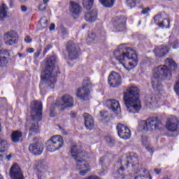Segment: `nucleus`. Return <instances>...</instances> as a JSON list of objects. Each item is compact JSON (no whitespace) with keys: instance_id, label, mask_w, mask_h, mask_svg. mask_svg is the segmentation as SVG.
<instances>
[{"instance_id":"72a5a7b5","label":"nucleus","mask_w":179,"mask_h":179,"mask_svg":"<svg viewBox=\"0 0 179 179\" xmlns=\"http://www.w3.org/2000/svg\"><path fill=\"white\" fill-rule=\"evenodd\" d=\"M159 102V100L156 99V96L153 95L150 97L148 100V103L153 107V106H156V103Z\"/></svg>"},{"instance_id":"7c9ffc66","label":"nucleus","mask_w":179,"mask_h":179,"mask_svg":"<svg viewBox=\"0 0 179 179\" xmlns=\"http://www.w3.org/2000/svg\"><path fill=\"white\" fill-rule=\"evenodd\" d=\"M7 64L8 59H6V57H5L2 50H0V67L3 68V66H6Z\"/></svg>"},{"instance_id":"f03ea898","label":"nucleus","mask_w":179,"mask_h":179,"mask_svg":"<svg viewBox=\"0 0 179 179\" xmlns=\"http://www.w3.org/2000/svg\"><path fill=\"white\" fill-rule=\"evenodd\" d=\"M58 57L55 55L50 56L45 59V68L41 74V82L40 87L45 85L47 89H54L57 83V76L59 75V70L55 66Z\"/></svg>"},{"instance_id":"2f4dec72","label":"nucleus","mask_w":179,"mask_h":179,"mask_svg":"<svg viewBox=\"0 0 179 179\" xmlns=\"http://www.w3.org/2000/svg\"><path fill=\"white\" fill-rule=\"evenodd\" d=\"M99 1L106 8H113V6H114V2H115V0H99Z\"/></svg>"},{"instance_id":"69168bd1","label":"nucleus","mask_w":179,"mask_h":179,"mask_svg":"<svg viewBox=\"0 0 179 179\" xmlns=\"http://www.w3.org/2000/svg\"><path fill=\"white\" fill-rule=\"evenodd\" d=\"M138 24H141V21H139Z\"/></svg>"},{"instance_id":"8fccbe9b","label":"nucleus","mask_w":179,"mask_h":179,"mask_svg":"<svg viewBox=\"0 0 179 179\" xmlns=\"http://www.w3.org/2000/svg\"><path fill=\"white\" fill-rule=\"evenodd\" d=\"M49 50H50V45H47L43 51V55H45Z\"/></svg>"},{"instance_id":"09e8293b","label":"nucleus","mask_w":179,"mask_h":179,"mask_svg":"<svg viewBox=\"0 0 179 179\" xmlns=\"http://www.w3.org/2000/svg\"><path fill=\"white\" fill-rule=\"evenodd\" d=\"M26 43H31V38L29 36H27L24 38Z\"/></svg>"},{"instance_id":"5fc2aeb1","label":"nucleus","mask_w":179,"mask_h":179,"mask_svg":"<svg viewBox=\"0 0 179 179\" xmlns=\"http://www.w3.org/2000/svg\"><path fill=\"white\" fill-rule=\"evenodd\" d=\"M154 171H155V174H160L162 173V170L157 169H155Z\"/></svg>"},{"instance_id":"6e6d98bb","label":"nucleus","mask_w":179,"mask_h":179,"mask_svg":"<svg viewBox=\"0 0 179 179\" xmlns=\"http://www.w3.org/2000/svg\"><path fill=\"white\" fill-rule=\"evenodd\" d=\"M6 160H8V161L10 160V159H12V155H11V154L7 155V156L6 157Z\"/></svg>"},{"instance_id":"4468645a","label":"nucleus","mask_w":179,"mask_h":179,"mask_svg":"<svg viewBox=\"0 0 179 179\" xmlns=\"http://www.w3.org/2000/svg\"><path fill=\"white\" fill-rule=\"evenodd\" d=\"M164 13L157 14L154 17V20L156 24L159 27H165L169 29L170 27V20L164 17Z\"/></svg>"},{"instance_id":"393cba45","label":"nucleus","mask_w":179,"mask_h":179,"mask_svg":"<svg viewBox=\"0 0 179 179\" xmlns=\"http://www.w3.org/2000/svg\"><path fill=\"white\" fill-rule=\"evenodd\" d=\"M97 19V10H92L85 13V20L92 23Z\"/></svg>"},{"instance_id":"423d86ee","label":"nucleus","mask_w":179,"mask_h":179,"mask_svg":"<svg viewBox=\"0 0 179 179\" xmlns=\"http://www.w3.org/2000/svg\"><path fill=\"white\" fill-rule=\"evenodd\" d=\"M31 108L32 110L31 117L33 122L29 129V136L38 132V121H41L43 117V103L38 101H33Z\"/></svg>"},{"instance_id":"052dcab7","label":"nucleus","mask_w":179,"mask_h":179,"mask_svg":"<svg viewBox=\"0 0 179 179\" xmlns=\"http://www.w3.org/2000/svg\"><path fill=\"white\" fill-rule=\"evenodd\" d=\"M18 57H19L20 58H22V57H23V54L19 53V54H18Z\"/></svg>"},{"instance_id":"864d4df0","label":"nucleus","mask_w":179,"mask_h":179,"mask_svg":"<svg viewBox=\"0 0 179 179\" xmlns=\"http://www.w3.org/2000/svg\"><path fill=\"white\" fill-rule=\"evenodd\" d=\"M27 52H29L30 54H33V52H34V49L33 48H29L27 49Z\"/></svg>"},{"instance_id":"20e7f679","label":"nucleus","mask_w":179,"mask_h":179,"mask_svg":"<svg viewBox=\"0 0 179 179\" xmlns=\"http://www.w3.org/2000/svg\"><path fill=\"white\" fill-rule=\"evenodd\" d=\"M123 100L126 108L129 114H138L142 108L141 99H139V89L131 86L124 92Z\"/></svg>"},{"instance_id":"603ef678","label":"nucleus","mask_w":179,"mask_h":179,"mask_svg":"<svg viewBox=\"0 0 179 179\" xmlns=\"http://www.w3.org/2000/svg\"><path fill=\"white\" fill-rule=\"evenodd\" d=\"M21 10L22 12H27V7L26 6H22Z\"/></svg>"},{"instance_id":"b1692460","label":"nucleus","mask_w":179,"mask_h":179,"mask_svg":"<svg viewBox=\"0 0 179 179\" xmlns=\"http://www.w3.org/2000/svg\"><path fill=\"white\" fill-rule=\"evenodd\" d=\"M89 41H94V40H106V31L102 30L96 36L95 34L91 33L89 34Z\"/></svg>"},{"instance_id":"473e14b6","label":"nucleus","mask_w":179,"mask_h":179,"mask_svg":"<svg viewBox=\"0 0 179 179\" xmlns=\"http://www.w3.org/2000/svg\"><path fill=\"white\" fill-rule=\"evenodd\" d=\"M83 5L86 9H90L93 6V0H83Z\"/></svg>"},{"instance_id":"c85d7f7f","label":"nucleus","mask_w":179,"mask_h":179,"mask_svg":"<svg viewBox=\"0 0 179 179\" xmlns=\"http://www.w3.org/2000/svg\"><path fill=\"white\" fill-rule=\"evenodd\" d=\"M115 31H125V22L119 20L114 25Z\"/></svg>"},{"instance_id":"ddd939ff","label":"nucleus","mask_w":179,"mask_h":179,"mask_svg":"<svg viewBox=\"0 0 179 179\" xmlns=\"http://www.w3.org/2000/svg\"><path fill=\"white\" fill-rule=\"evenodd\" d=\"M66 50L70 59H76L79 55V48L72 41L67 43Z\"/></svg>"},{"instance_id":"4be33fe9","label":"nucleus","mask_w":179,"mask_h":179,"mask_svg":"<svg viewBox=\"0 0 179 179\" xmlns=\"http://www.w3.org/2000/svg\"><path fill=\"white\" fill-rule=\"evenodd\" d=\"M69 10L72 15H80L82 12V6L78 3L70 1Z\"/></svg>"},{"instance_id":"6e6552de","label":"nucleus","mask_w":179,"mask_h":179,"mask_svg":"<svg viewBox=\"0 0 179 179\" xmlns=\"http://www.w3.org/2000/svg\"><path fill=\"white\" fill-rule=\"evenodd\" d=\"M47 149L49 152H55L64 146V138L61 136H53L48 141Z\"/></svg>"},{"instance_id":"a211bd4d","label":"nucleus","mask_w":179,"mask_h":179,"mask_svg":"<svg viewBox=\"0 0 179 179\" xmlns=\"http://www.w3.org/2000/svg\"><path fill=\"white\" fill-rule=\"evenodd\" d=\"M76 96L80 100L86 101L89 100V96H90V90L85 87L78 88L76 91Z\"/></svg>"},{"instance_id":"58836bf2","label":"nucleus","mask_w":179,"mask_h":179,"mask_svg":"<svg viewBox=\"0 0 179 179\" xmlns=\"http://www.w3.org/2000/svg\"><path fill=\"white\" fill-rule=\"evenodd\" d=\"M47 9V5L44 4V3H40L38 5V10L40 12H44Z\"/></svg>"},{"instance_id":"7ed1b4c3","label":"nucleus","mask_w":179,"mask_h":179,"mask_svg":"<svg viewBox=\"0 0 179 179\" xmlns=\"http://www.w3.org/2000/svg\"><path fill=\"white\" fill-rule=\"evenodd\" d=\"M115 58L122 64L127 71H132L138 65V55L126 44L119 45L113 52Z\"/></svg>"},{"instance_id":"13d9d810","label":"nucleus","mask_w":179,"mask_h":179,"mask_svg":"<svg viewBox=\"0 0 179 179\" xmlns=\"http://www.w3.org/2000/svg\"><path fill=\"white\" fill-rule=\"evenodd\" d=\"M20 2H21V3H24V2H27V0H19Z\"/></svg>"},{"instance_id":"9d476101","label":"nucleus","mask_w":179,"mask_h":179,"mask_svg":"<svg viewBox=\"0 0 179 179\" xmlns=\"http://www.w3.org/2000/svg\"><path fill=\"white\" fill-rule=\"evenodd\" d=\"M3 40L7 45H15L19 41V35L15 31H10L4 34Z\"/></svg>"},{"instance_id":"39448f33","label":"nucleus","mask_w":179,"mask_h":179,"mask_svg":"<svg viewBox=\"0 0 179 179\" xmlns=\"http://www.w3.org/2000/svg\"><path fill=\"white\" fill-rule=\"evenodd\" d=\"M71 155L76 162V169L81 170L79 174L80 176H86L92 170V166L87 163V161L82 157H87L89 154L86 151L80 150V148L78 145H73L71 149Z\"/></svg>"},{"instance_id":"680f3d73","label":"nucleus","mask_w":179,"mask_h":179,"mask_svg":"<svg viewBox=\"0 0 179 179\" xmlns=\"http://www.w3.org/2000/svg\"><path fill=\"white\" fill-rule=\"evenodd\" d=\"M0 179H3V177H2L1 174H0Z\"/></svg>"},{"instance_id":"e2e57ef3","label":"nucleus","mask_w":179,"mask_h":179,"mask_svg":"<svg viewBox=\"0 0 179 179\" xmlns=\"http://www.w3.org/2000/svg\"><path fill=\"white\" fill-rule=\"evenodd\" d=\"M38 179H41V176H40V175H38Z\"/></svg>"},{"instance_id":"cd10ccee","label":"nucleus","mask_w":179,"mask_h":179,"mask_svg":"<svg viewBox=\"0 0 179 179\" xmlns=\"http://www.w3.org/2000/svg\"><path fill=\"white\" fill-rule=\"evenodd\" d=\"M8 149V141L5 139L0 140V160L3 159V152H5Z\"/></svg>"},{"instance_id":"a18cd8bd","label":"nucleus","mask_w":179,"mask_h":179,"mask_svg":"<svg viewBox=\"0 0 179 179\" xmlns=\"http://www.w3.org/2000/svg\"><path fill=\"white\" fill-rule=\"evenodd\" d=\"M149 10H150V8H146L142 10L141 13L143 15H146V13H148L149 12Z\"/></svg>"},{"instance_id":"6ab92c4d","label":"nucleus","mask_w":179,"mask_h":179,"mask_svg":"<svg viewBox=\"0 0 179 179\" xmlns=\"http://www.w3.org/2000/svg\"><path fill=\"white\" fill-rule=\"evenodd\" d=\"M59 107H62V110L73 107V97L71 96L69 94L64 95L62 97V103L59 105Z\"/></svg>"},{"instance_id":"dca6fc26","label":"nucleus","mask_w":179,"mask_h":179,"mask_svg":"<svg viewBox=\"0 0 179 179\" xmlns=\"http://www.w3.org/2000/svg\"><path fill=\"white\" fill-rule=\"evenodd\" d=\"M166 128L167 131H169L170 132H177L179 128L178 119L174 116L169 117L166 124Z\"/></svg>"},{"instance_id":"338daca9","label":"nucleus","mask_w":179,"mask_h":179,"mask_svg":"<svg viewBox=\"0 0 179 179\" xmlns=\"http://www.w3.org/2000/svg\"><path fill=\"white\" fill-rule=\"evenodd\" d=\"M12 1H13V0H11V2H12Z\"/></svg>"},{"instance_id":"c9c22d12","label":"nucleus","mask_w":179,"mask_h":179,"mask_svg":"<svg viewBox=\"0 0 179 179\" xmlns=\"http://www.w3.org/2000/svg\"><path fill=\"white\" fill-rule=\"evenodd\" d=\"M90 86H92V83H90V79L87 78L83 80V87H85V89H89Z\"/></svg>"},{"instance_id":"5701e85b","label":"nucleus","mask_w":179,"mask_h":179,"mask_svg":"<svg viewBox=\"0 0 179 179\" xmlns=\"http://www.w3.org/2000/svg\"><path fill=\"white\" fill-rule=\"evenodd\" d=\"M170 51V48L162 45L159 48L154 49V52L157 58H161V57H164V55Z\"/></svg>"},{"instance_id":"ea45409f","label":"nucleus","mask_w":179,"mask_h":179,"mask_svg":"<svg viewBox=\"0 0 179 179\" xmlns=\"http://www.w3.org/2000/svg\"><path fill=\"white\" fill-rule=\"evenodd\" d=\"M136 160V157H132V155L131 157H127V164L126 165V167H129L130 164H132V162H135Z\"/></svg>"},{"instance_id":"f8f14e48","label":"nucleus","mask_w":179,"mask_h":179,"mask_svg":"<svg viewBox=\"0 0 179 179\" xmlns=\"http://www.w3.org/2000/svg\"><path fill=\"white\" fill-rule=\"evenodd\" d=\"M108 83L110 87H118L122 83L121 75L117 72H112L108 76Z\"/></svg>"},{"instance_id":"de8ad7c7","label":"nucleus","mask_w":179,"mask_h":179,"mask_svg":"<svg viewBox=\"0 0 179 179\" xmlns=\"http://www.w3.org/2000/svg\"><path fill=\"white\" fill-rule=\"evenodd\" d=\"M40 54H41V50L39 49L34 53L35 58H38V57H40Z\"/></svg>"},{"instance_id":"f704fd0d","label":"nucleus","mask_w":179,"mask_h":179,"mask_svg":"<svg viewBox=\"0 0 179 179\" xmlns=\"http://www.w3.org/2000/svg\"><path fill=\"white\" fill-rule=\"evenodd\" d=\"M40 24L42 27V29H45L48 26V20H47V17H43L40 20Z\"/></svg>"},{"instance_id":"1a4fd4ad","label":"nucleus","mask_w":179,"mask_h":179,"mask_svg":"<svg viewBox=\"0 0 179 179\" xmlns=\"http://www.w3.org/2000/svg\"><path fill=\"white\" fill-rule=\"evenodd\" d=\"M133 169L134 170L135 176L134 179H152V175L148 169L142 167V165L136 163L134 164H131Z\"/></svg>"},{"instance_id":"4d7b16f0","label":"nucleus","mask_w":179,"mask_h":179,"mask_svg":"<svg viewBox=\"0 0 179 179\" xmlns=\"http://www.w3.org/2000/svg\"><path fill=\"white\" fill-rule=\"evenodd\" d=\"M43 4L47 6V3H48V2H50V0H43Z\"/></svg>"},{"instance_id":"c03bdc74","label":"nucleus","mask_w":179,"mask_h":179,"mask_svg":"<svg viewBox=\"0 0 179 179\" xmlns=\"http://www.w3.org/2000/svg\"><path fill=\"white\" fill-rule=\"evenodd\" d=\"M101 117H102L103 120H106L107 117H108V113L107 111H101Z\"/></svg>"},{"instance_id":"79ce46f5","label":"nucleus","mask_w":179,"mask_h":179,"mask_svg":"<svg viewBox=\"0 0 179 179\" xmlns=\"http://www.w3.org/2000/svg\"><path fill=\"white\" fill-rule=\"evenodd\" d=\"M124 170L125 169H124L123 166H120L117 170V174H119V176H123ZM122 178H124V176H122Z\"/></svg>"},{"instance_id":"f257e3e1","label":"nucleus","mask_w":179,"mask_h":179,"mask_svg":"<svg viewBox=\"0 0 179 179\" xmlns=\"http://www.w3.org/2000/svg\"><path fill=\"white\" fill-rule=\"evenodd\" d=\"M178 68L177 64L171 59H166L165 64L156 67L153 69L152 78V86L155 92L159 93L163 90L162 79H171V71H176Z\"/></svg>"},{"instance_id":"a878e982","label":"nucleus","mask_w":179,"mask_h":179,"mask_svg":"<svg viewBox=\"0 0 179 179\" xmlns=\"http://www.w3.org/2000/svg\"><path fill=\"white\" fill-rule=\"evenodd\" d=\"M8 10H9V8L6 4L3 3L0 6V20H5L8 17Z\"/></svg>"},{"instance_id":"0e129e2a","label":"nucleus","mask_w":179,"mask_h":179,"mask_svg":"<svg viewBox=\"0 0 179 179\" xmlns=\"http://www.w3.org/2000/svg\"><path fill=\"white\" fill-rule=\"evenodd\" d=\"M63 34H66V31H65L64 32H63Z\"/></svg>"},{"instance_id":"c756f323","label":"nucleus","mask_w":179,"mask_h":179,"mask_svg":"<svg viewBox=\"0 0 179 179\" xmlns=\"http://www.w3.org/2000/svg\"><path fill=\"white\" fill-rule=\"evenodd\" d=\"M22 132H20V131H13L11 134L12 142H13L14 143H17V142L20 141V138H22Z\"/></svg>"},{"instance_id":"3c124183","label":"nucleus","mask_w":179,"mask_h":179,"mask_svg":"<svg viewBox=\"0 0 179 179\" xmlns=\"http://www.w3.org/2000/svg\"><path fill=\"white\" fill-rule=\"evenodd\" d=\"M55 24H51L49 27V30L50 31H52V30H55Z\"/></svg>"},{"instance_id":"bb28decb","label":"nucleus","mask_w":179,"mask_h":179,"mask_svg":"<svg viewBox=\"0 0 179 179\" xmlns=\"http://www.w3.org/2000/svg\"><path fill=\"white\" fill-rule=\"evenodd\" d=\"M141 142H142V145H143V146H145V149H147L148 151L150 153H151V155H153V148L149 143V141H148V136H143Z\"/></svg>"},{"instance_id":"bf43d9fd","label":"nucleus","mask_w":179,"mask_h":179,"mask_svg":"<svg viewBox=\"0 0 179 179\" xmlns=\"http://www.w3.org/2000/svg\"><path fill=\"white\" fill-rule=\"evenodd\" d=\"M71 117H76V113H73L71 115Z\"/></svg>"},{"instance_id":"2eb2a0df","label":"nucleus","mask_w":179,"mask_h":179,"mask_svg":"<svg viewBox=\"0 0 179 179\" xmlns=\"http://www.w3.org/2000/svg\"><path fill=\"white\" fill-rule=\"evenodd\" d=\"M10 177L11 179H24L23 172L17 164H13L10 169Z\"/></svg>"},{"instance_id":"a19ab883","label":"nucleus","mask_w":179,"mask_h":179,"mask_svg":"<svg viewBox=\"0 0 179 179\" xmlns=\"http://www.w3.org/2000/svg\"><path fill=\"white\" fill-rule=\"evenodd\" d=\"M173 89L176 94L179 96V79L177 80L176 83L175 84Z\"/></svg>"},{"instance_id":"e433bc0d","label":"nucleus","mask_w":179,"mask_h":179,"mask_svg":"<svg viewBox=\"0 0 179 179\" xmlns=\"http://www.w3.org/2000/svg\"><path fill=\"white\" fill-rule=\"evenodd\" d=\"M127 4L129 8L132 9V8H135V6H136V0H127Z\"/></svg>"},{"instance_id":"aec40b11","label":"nucleus","mask_w":179,"mask_h":179,"mask_svg":"<svg viewBox=\"0 0 179 179\" xmlns=\"http://www.w3.org/2000/svg\"><path fill=\"white\" fill-rule=\"evenodd\" d=\"M43 149L44 148L43 145L38 143L30 144L29 147V152L33 155H35V156H40V155L43 153Z\"/></svg>"},{"instance_id":"4c0bfd02","label":"nucleus","mask_w":179,"mask_h":179,"mask_svg":"<svg viewBox=\"0 0 179 179\" xmlns=\"http://www.w3.org/2000/svg\"><path fill=\"white\" fill-rule=\"evenodd\" d=\"M106 141L109 146H113L114 143H115V141L110 136L106 137Z\"/></svg>"},{"instance_id":"774afa93","label":"nucleus","mask_w":179,"mask_h":179,"mask_svg":"<svg viewBox=\"0 0 179 179\" xmlns=\"http://www.w3.org/2000/svg\"><path fill=\"white\" fill-rule=\"evenodd\" d=\"M169 1H171V0H169Z\"/></svg>"},{"instance_id":"49530a36","label":"nucleus","mask_w":179,"mask_h":179,"mask_svg":"<svg viewBox=\"0 0 179 179\" xmlns=\"http://www.w3.org/2000/svg\"><path fill=\"white\" fill-rule=\"evenodd\" d=\"M171 47L173 50H176V48L178 47V43L175 42L173 44L171 45L170 48H171Z\"/></svg>"},{"instance_id":"37998d69","label":"nucleus","mask_w":179,"mask_h":179,"mask_svg":"<svg viewBox=\"0 0 179 179\" xmlns=\"http://www.w3.org/2000/svg\"><path fill=\"white\" fill-rule=\"evenodd\" d=\"M57 107V104H52L50 108V117H54L55 114L54 113V108Z\"/></svg>"},{"instance_id":"0eeeda50","label":"nucleus","mask_w":179,"mask_h":179,"mask_svg":"<svg viewBox=\"0 0 179 179\" xmlns=\"http://www.w3.org/2000/svg\"><path fill=\"white\" fill-rule=\"evenodd\" d=\"M162 120L157 117H150L145 120H141L138 124L140 131H150L151 129H160Z\"/></svg>"},{"instance_id":"f3484780","label":"nucleus","mask_w":179,"mask_h":179,"mask_svg":"<svg viewBox=\"0 0 179 179\" xmlns=\"http://www.w3.org/2000/svg\"><path fill=\"white\" fill-rule=\"evenodd\" d=\"M106 106L109 110H112L115 114H120V113H121V105H120V102L115 99L107 100Z\"/></svg>"},{"instance_id":"9b49d317","label":"nucleus","mask_w":179,"mask_h":179,"mask_svg":"<svg viewBox=\"0 0 179 179\" xmlns=\"http://www.w3.org/2000/svg\"><path fill=\"white\" fill-rule=\"evenodd\" d=\"M117 135L121 139L127 141L131 138V129L123 124H118L117 125Z\"/></svg>"},{"instance_id":"412c9836","label":"nucleus","mask_w":179,"mask_h":179,"mask_svg":"<svg viewBox=\"0 0 179 179\" xmlns=\"http://www.w3.org/2000/svg\"><path fill=\"white\" fill-rule=\"evenodd\" d=\"M83 117L86 129L92 131V129L94 128V120H93V117L88 113H84Z\"/></svg>"}]
</instances>
